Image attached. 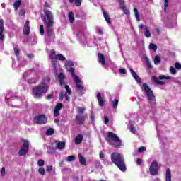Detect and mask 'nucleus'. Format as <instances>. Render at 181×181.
Here are the masks:
<instances>
[{
	"instance_id": "4d7b16f0",
	"label": "nucleus",
	"mask_w": 181,
	"mask_h": 181,
	"mask_svg": "<svg viewBox=\"0 0 181 181\" xmlns=\"http://www.w3.org/2000/svg\"><path fill=\"white\" fill-rule=\"evenodd\" d=\"M146 64L148 69H152V65L151 64V62H149L148 59H146Z\"/></svg>"
},
{
	"instance_id": "8fccbe9b",
	"label": "nucleus",
	"mask_w": 181,
	"mask_h": 181,
	"mask_svg": "<svg viewBox=\"0 0 181 181\" xmlns=\"http://www.w3.org/2000/svg\"><path fill=\"white\" fill-rule=\"evenodd\" d=\"M64 98V92H62L59 95V101H63Z\"/></svg>"
},
{
	"instance_id": "4c0bfd02",
	"label": "nucleus",
	"mask_w": 181,
	"mask_h": 181,
	"mask_svg": "<svg viewBox=\"0 0 181 181\" xmlns=\"http://www.w3.org/2000/svg\"><path fill=\"white\" fill-rule=\"evenodd\" d=\"M40 35H45V26L42 24L40 25Z\"/></svg>"
},
{
	"instance_id": "79ce46f5",
	"label": "nucleus",
	"mask_w": 181,
	"mask_h": 181,
	"mask_svg": "<svg viewBox=\"0 0 181 181\" xmlns=\"http://www.w3.org/2000/svg\"><path fill=\"white\" fill-rule=\"evenodd\" d=\"M169 5V0H164V11L166 12V9H168V6Z\"/></svg>"
},
{
	"instance_id": "a211bd4d",
	"label": "nucleus",
	"mask_w": 181,
	"mask_h": 181,
	"mask_svg": "<svg viewBox=\"0 0 181 181\" xmlns=\"http://www.w3.org/2000/svg\"><path fill=\"white\" fill-rule=\"evenodd\" d=\"M130 73L132 77H134V80H136V81H137L139 84H141V83H142V80L141 79V78H139V76H138V74H136V72H135L134 69H130Z\"/></svg>"
},
{
	"instance_id": "4468645a",
	"label": "nucleus",
	"mask_w": 181,
	"mask_h": 181,
	"mask_svg": "<svg viewBox=\"0 0 181 181\" xmlns=\"http://www.w3.org/2000/svg\"><path fill=\"white\" fill-rule=\"evenodd\" d=\"M119 4L124 15H129V10L127 8V6H125V1H124V0H119Z\"/></svg>"
},
{
	"instance_id": "c756f323",
	"label": "nucleus",
	"mask_w": 181,
	"mask_h": 181,
	"mask_svg": "<svg viewBox=\"0 0 181 181\" xmlns=\"http://www.w3.org/2000/svg\"><path fill=\"white\" fill-rule=\"evenodd\" d=\"M68 18L69 19L70 23H74V13H73V11L69 13Z\"/></svg>"
},
{
	"instance_id": "2eb2a0df",
	"label": "nucleus",
	"mask_w": 181,
	"mask_h": 181,
	"mask_svg": "<svg viewBox=\"0 0 181 181\" xmlns=\"http://www.w3.org/2000/svg\"><path fill=\"white\" fill-rule=\"evenodd\" d=\"M23 33L25 36H28L29 33H30V25L29 20L25 21L24 28H23Z\"/></svg>"
},
{
	"instance_id": "412c9836",
	"label": "nucleus",
	"mask_w": 181,
	"mask_h": 181,
	"mask_svg": "<svg viewBox=\"0 0 181 181\" xmlns=\"http://www.w3.org/2000/svg\"><path fill=\"white\" fill-rule=\"evenodd\" d=\"M58 78L59 80V84L60 86H64V84H66V82L63 81V80H64L66 78V76H64V74L63 73H59L58 74Z\"/></svg>"
},
{
	"instance_id": "a19ab883",
	"label": "nucleus",
	"mask_w": 181,
	"mask_h": 181,
	"mask_svg": "<svg viewBox=\"0 0 181 181\" xmlns=\"http://www.w3.org/2000/svg\"><path fill=\"white\" fill-rule=\"evenodd\" d=\"M37 165L40 167L45 166V160L43 159L38 160Z\"/></svg>"
},
{
	"instance_id": "f8f14e48",
	"label": "nucleus",
	"mask_w": 181,
	"mask_h": 181,
	"mask_svg": "<svg viewBox=\"0 0 181 181\" xmlns=\"http://www.w3.org/2000/svg\"><path fill=\"white\" fill-rule=\"evenodd\" d=\"M54 24H45V29L47 30L46 36L50 37V36H53L54 35V30H53V26Z\"/></svg>"
},
{
	"instance_id": "6ab92c4d",
	"label": "nucleus",
	"mask_w": 181,
	"mask_h": 181,
	"mask_svg": "<svg viewBox=\"0 0 181 181\" xmlns=\"http://www.w3.org/2000/svg\"><path fill=\"white\" fill-rule=\"evenodd\" d=\"M102 12L103 13V17L105 18V21H106L108 25H111L112 22H111V18H110V14L107 13V11H105L104 8H102Z\"/></svg>"
},
{
	"instance_id": "1a4fd4ad",
	"label": "nucleus",
	"mask_w": 181,
	"mask_h": 181,
	"mask_svg": "<svg viewBox=\"0 0 181 181\" xmlns=\"http://www.w3.org/2000/svg\"><path fill=\"white\" fill-rule=\"evenodd\" d=\"M28 152H29V141L24 140L23 146L18 151V155L19 156H26Z\"/></svg>"
},
{
	"instance_id": "72a5a7b5",
	"label": "nucleus",
	"mask_w": 181,
	"mask_h": 181,
	"mask_svg": "<svg viewBox=\"0 0 181 181\" xmlns=\"http://www.w3.org/2000/svg\"><path fill=\"white\" fill-rule=\"evenodd\" d=\"M118 103H119V101L117 99H115L112 102V107L115 110L117 109V107H118Z\"/></svg>"
},
{
	"instance_id": "de8ad7c7",
	"label": "nucleus",
	"mask_w": 181,
	"mask_h": 181,
	"mask_svg": "<svg viewBox=\"0 0 181 181\" xmlns=\"http://www.w3.org/2000/svg\"><path fill=\"white\" fill-rule=\"evenodd\" d=\"M175 67L177 70H181V64L179 62L175 64Z\"/></svg>"
},
{
	"instance_id": "aec40b11",
	"label": "nucleus",
	"mask_w": 181,
	"mask_h": 181,
	"mask_svg": "<svg viewBox=\"0 0 181 181\" xmlns=\"http://www.w3.org/2000/svg\"><path fill=\"white\" fill-rule=\"evenodd\" d=\"M98 60L99 63L102 64V66H105V57H104V54L98 53Z\"/></svg>"
},
{
	"instance_id": "423d86ee",
	"label": "nucleus",
	"mask_w": 181,
	"mask_h": 181,
	"mask_svg": "<svg viewBox=\"0 0 181 181\" xmlns=\"http://www.w3.org/2000/svg\"><path fill=\"white\" fill-rule=\"evenodd\" d=\"M142 87L146 93V95L149 101H154L152 103L154 105H156V98L155 97V93H153V91L149 86L146 83H143Z\"/></svg>"
},
{
	"instance_id": "49530a36",
	"label": "nucleus",
	"mask_w": 181,
	"mask_h": 181,
	"mask_svg": "<svg viewBox=\"0 0 181 181\" xmlns=\"http://www.w3.org/2000/svg\"><path fill=\"white\" fill-rule=\"evenodd\" d=\"M146 151V148H145V146H141L140 148H139L138 149V152L139 153H142V152H145Z\"/></svg>"
},
{
	"instance_id": "6e6d98bb",
	"label": "nucleus",
	"mask_w": 181,
	"mask_h": 181,
	"mask_svg": "<svg viewBox=\"0 0 181 181\" xmlns=\"http://www.w3.org/2000/svg\"><path fill=\"white\" fill-rule=\"evenodd\" d=\"M110 122V118L108 117H104V124H108Z\"/></svg>"
},
{
	"instance_id": "6e6552de",
	"label": "nucleus",
	"mask_w": 181,
	"mask_h": 181,
	"mask_svg": "<svg viewBox=\"0 0 181 181\" xmlns=\"http://www.w3.org/2000/svg\"><path fill=\"white\" fill-rule=\"evenodd\" d=\"M33 122L38 125H45L47 122V117L46 115H39L34 117Z\"/></svg>"
},
{
	"instance_id": "774afa93",
	"label": "nucleus",
	"mask_w": 181,
	"mask_h": 181,
	"mask_svg": "<svg viewBox=\"0 0 181 181\" xmlns=\"http://www.w3.org/2000/svg\"><path fill=\"white\" fill-rule=\"evenodd\" d=\"M99 156H100V158H104L105 155H104V153H103V151H101V152L100 153Z\"/></svg>"
},
{
	"instance_id": "13d9d810",
	"label": "nucleus",
	"mask_w": 181,
	"mask_h": 181,
	"mask_svg": "<svg viewBox=\"0 0 181 181\" xmlns=\"http://www.w3.org/2000/svg\"><path fill=\"white\" fill-rule=\"evenodd\" d=\"M90 118L91 119V121H94V119H95L94 112H91Z\"/></svg>"
},
{
	"instance_id": "cd10ccee",
	"label": "nucleus",
	"mask_w": 181,
	"mask_h": 181,
	"mask_svg": "<svg viewBox=\"0 0 181 181\" xmlns=\"http://www.w3.org/2000/svg\"><path fill=\"white\" fill-rule=\"evenodd\" d=\"M22 5V1L21 0H17L13 4V8L15 11H18L19 9V6Z\"/></svg>"
},
{
	"instance_id": "5701e85b",
	"label": "nucleus",
	"mask_w": 181,
	"mask_h": 181,
	"mask_svg": "<svg viewBox=\"0 0 181 181\" xmlns=\"http://www.w3.org/2000/svg\"><path fill=\"white\" fill-rule=\"evenodd\" d=\"M165 181H172V173L170 168H167L166 170Z\"/></svg>"
},
{
	"instance_id": "3c124183",
	"label": "nucleus",
	"mask_w": 181,
	"mask_h": 181,
	"mask_svg": "<svg viewBox=\"0 0 181 181\" xmlns=\"http://www.w3.org/2000/svg\"><path fill=\"white\" fill-rule=\"evenodd\" d=\"M46 170H47V172H52V170H53V166H52V165L47 166Z\"/></svg>"
},
{
	"instance_id": "7ed1b4c3",
	"label": "nucleus",
	"mask_w": 181,
	"mask_h": 181,
	"mask_svg": "<svg viewBox=\"0 0 181 181\" xmlns=\"http://www.w3.org/2000/svg\"><path fill=\"white\" fill-rule=\"evenodd\" d=\"M86 111V107H81L78 106L76 107L77 115L75 117V122L77 125H83L84 122H86V119L88 118V115L87 114H84Z\"/></svg>"
},
{
	"instance_id": "37998d69",
	"label": "nucleus",
	"mask_w": 181,
	"mask_h": 181,
	"mask_svg": "<svg viewBox=\"0 0 181 181\" xmlns=\"http://www.w3.org/2000/svg\"><path fill=\"white\" fill-rule=\"evenodd\" d=\"M38 173H40V175H42V176H45V168H40L38 169Z\"/></svg>"
},
{
	"instance_id": "ea45409f",
	"label": "nucleus",
	"mask_w": 181,
	"mask_h": 181,
	"mask_svg": "<svg viewBox=\"0 0 181 181\" xmlns=\"http://www.w3.org/2000/svg\"><path fill=\"white\" fill-rule=\"evenodd\" d=\"M160 80H171V78L169 76H166L165 75H161L159 76Z\"/></svg>"
},
{
	"instance_id": "680f3d73",
	"label": "nucleus",
	"mask_w": 181,
	"mask_h": 181,
	"mask_svg": "<svg viewBox=\"0 0 181 181\" xmlns=\"http://www.w3.org/2000/svg\"><path fill=\"white\" fill-rule=\"evenodd\" d=\"M135 18L138 22L141 21V17L139 16V13L135 14Z\"/></svg>"
},
{
	"instance_id": "864d4df0",
	"label": "nucleus",
	"mask_w": 181,
	"mask_h": 181,
	"mask_svg": "<svg viewBox=\"0 0 181 181\" xmlns=\"http://www.w3.org/2000/svg\"><path fill=\"white\" fill-rule=\"evenodd\" d=\"M64 97H65L66 101L70 102V96H69V95L67 94V93H66L64 94Z\"/></svg>"
},
{
	"instance_id": "c03bdc74",
	"label": "nucleus",
	"mask_w": 181,
	"mask_h": 181,
	"mask_svg": "<svg viewBox=\"0 0 181 181\" xmlns=\"http://www.w3.org/2000/svg\"><path fill=\"white\" fill-rule=\"evenodd\" d=\"M65 89L66 90L67 93H68L69 95H71V94H72V93H71V89H70V87H69L68 85H65Z\"/></svg>"
},
{
	"instance_id": "ddd939ff",
	"label": "nucleus",
	"mask_w": 181,
	"mask_h": 181,
	"mask_svg": "<svg viewBox=\"0 0 181 181\" xmlns=\"http://www.w3.org/2000/svg\"><path fill=\"white\" fill-rule=\"evenodd\" d=\"M139 29L144 30V33L145 37H147V39H149V37H151V30H149V27H148V25L144 26V24H140Z\"/></svg>"
},
{
	"instance_id": "393cba45",
	"label": "nucleus",
	"mask_w": 181,
	"mask_h": 181,
	"mask_svg": "<svg viewBox=\"0 0 181 181\" xmlns=\"http://www.w3.org/2000/svg\"><path fill=\"white\" fill-rule=\"evenodd\" d=\"M78 159L81 165H83V166H86V165H87L86 158H84V156H83V155H81V153L78 154Z\"/></svg>"
},
{
	"instance_id": "09e8293b",
	"label": "nucleus",
	"mask_w": 181,
	"mask_h": 181,
	"mask_svg": "<svg viewBox=\"0 0 181 181\" xmlns=\"http://www.w3.org/2000/svg\"><path fill=\"white\" fill-rule=\"evenodd\" d=\"M170 71L171 74H173V75L176 74V69L173 66H171L170 68Z\"/></svg>"
},
{
	"instance_id": "39448f33",
	"label": "nucleus",
	"mask_w": 181,
	"mask_h": 181,
	"mask_svg": "<svg viewBox=\"0 0 181 181\" xmlns=\"http://www.w3.org/2000/svg\"><path fill=\"white\" fill-rule=\"evenodd\" d=\"M41 19L44 25H54V16L49 9H44V14L41 15Z\"/></svg>"
},
{
	"instance_id": "b1692460",
	"label": "nucleus",
	"mask_w": 181,
	"mask_h": 181,
	"mask_svg": "<svg viewBox=\"0 0 181 181\" xmlns=\"http://www.w3.org/2000/svg\"><path fill=\"white\" fill-rule=\"evenodd\" d=\"M57 149H64L66 148V142L64 141H58L56 146Z\"/></svg>"
},
{
	"instance_id": "a18cd8bd",
	"label": "nucleus",
	"mask_w": 181,
	"mask_h": 181,
	"mask_svg": "<svg viewBox=\"0 0 181 181\" xmlns=\"http://www.w3.org/2000/svg\"><path fill=\"white\" fill-rule=\"evenodd\" d=\"M14 53L16 56L18 57V56L21 54V51L19 50V49L14 47Z\"/></svg>"
},
{
	"instance_id": "58836bf2",
	"label": "nucleus",
	"mask_w": 181,
	"mask_h": 181,
	"mask_svg": "<svg viewBox=\"0 0 181 181\" xmlns=\"http://www.w3.org/2000/svg\"><path fill=\"white\" fill-rule=\"evenodd\" d=\"M26 13V11H25L24 8H21L20 9L19 12H18V15L19 16H25V14Z\"/></svg>"
},
{
	"instance_id": "f03ea898",
	"label": "nucleus",
	"mask_w": 181,
	"mask_h": 181,
	"mask_svg": "<svg viewBox=\"0 0 181 181\" xmlns=\"http://www.w3.org/2000/svg\"><path fill=\"white\" fill-rule=\"evenodd\" d=\"M47 91H49V86L42 81L41 84L33 88V95L35 98H42L43 94H46Z\"/></svg>"
},
{
	"instance_id": "9b49d317",
	"label": "nucleus",
	"mask_w": 181,
	"mask_h": 181,
	"mask_svg": "<svg viewBox=\"0 0 181 181\" xmlns=\"http://www.w3.org/2000/svg\"><path fill=\"white\" fill-rule=\"evenodd\" d=\"M158 164L156 161H153L150 165L149 171L152 176H156L158 173Z\"/></svg>"
},
{
	"instance_id": "e433bc0d",
	"label": "nucleus",
	"mask_w": 181,
	"mask_h": 181,
	"mask_svg": "<svg viewBox=\"0 0 181 181\" xmlns=\"http://www.w3.org/2000/svg\"><path fill=\"white\" fill-rule=\"evenodd\" d=\"M66 160L67 162H73L76 160V157L74 156H69Z\"/></svg>"
},
{
	"instance_id": "f704fd0d",
	"label": "nucleus",
	"mask_w": 181,
	"mask_h": 181,
	"mask_svg": "<svg viewBox=\"0 0 181 181\" xmlns=\"http://www.w3.org/2000/svg\"><path fill=\"white\" fill-rule=\"evenodd\" d=\"M160 62H161L160 57L156 55L154 59V64H159V63H160Z\"/></svg>"
},
{
	"instance_id": "5fc2aeb1",
	"label": "nucleus",
	"mask_w": 181,
	"mask_h": 181,
	"mask_svg": "<svg viewBox=\"0 0 181 181\" xmlns=\"http://www.w3.org/2000/svg\"><path fill=\"white\" fill-rule=\"evenodd\" d=\"M5 174H6V173H5V167H3L1 168V175L2 177H4V176H5Z\"/></svg>"
},
{
	"instance_id": "f3484780",
	"label": "nucleus",
	"mask_w": 181,
	"mask_h": 181,
	"mask_svg": "<svg viewBox=\"0 0 181 181\" xmlns=\"http://www.w3.org/2000/svg\"><path fill=\"white\" fill-rule=\"evenodd\" d=\"M63 108V103H59L57 105L55 106L54 110V117H59V112H60V110Z\"/></svg>"
},
{
	"instance_id": "c85d7f7f",
	"label": "nucleus",
	"mask_w": 181,
	"mask_h": 181,
	"mask_svg": "<svg viewBox=\"0 0 181 181\" xmlns=\"http://www.w3.org/2000/svg\"><path fill=\"white\" fill-rule=\"evenodd\" d=\"M55 60H60L61 62H65L66 57L62 54H57L55 55Z\"/></svg>"
},
{
	"instance_id": "69168bd1",
	"label": "nucleus",
	"mask_w": 181,
	"mask_h": 181,
	"mask_svg": "<svg viewBox=\"0 0 181 181\" xmlns=\"http://www.w3.org/2000/svg\"><path fill=\"white\" fill-rule=\"evenodd\" d=\"M134 15L139 13L138 12V8H134Z\"/></svg>"
},
{
	"instance_id": "a878e982",
	"label": "nucleus",
	"mask_w": 181,
	"mask_h": 181,
	"mask_svg": "<svg viewBox=\"0 0 181 181\" xmlns=\"http://www.w3.org/2000/svg\"><path fill=\"white\" fill-rule=\"evenodd\" d=\"M83 142V135L82 134H78L76 138H75V144L76 145H80V144Z\"/></svg>"
},
{
	"instance_id": "4be33fe9",
	"label": "nucleus",
	"mask_w": 181,
	"mask_h": 181,
	"mask_svg": "<svg viewBox=\"0 0 181 181\" xmlns=\"http://www.w3.org/2000/svg\"><path fill=\"white\" fill-rule=\"evenodd\" d=\"M96 98L98 101L99 105L100 107H104L105 103H104V100H103V98L101 97V93H98Z\"/></svg>"
},
{
	"instance_id": "0eeeda50",
	"label": "nucleus",
	"mask_w": 181,
	"mask_h": 181,
	"mask_svg": "<svg viewBox=\"0 0 181 181\" xmlns=\"http://www.w3.org/2000/svg\"><path fill=\"white\" fill-rule=\"evenodd\" d=\"M74 81L76 83L77 91H79L80 95H83V94H84V92L83 91H86V88H84V86H83L81 79L78 78V76H75V78H74Z\"/></svg>"
},
{
	"instance_id": "2f4dec72",
	"label": "nucleus",
	"mask_w": 181,
	"mask_h": 181,
	"mask_svg": "<svg viewBox=\"0 0 181 181\" xmlns=\"http://www.w3.org/2000/svg\"><path fill=\"white\" fill-rule=\"evenodd\" d=\"M70 4H73L74 0H69ZM75 5L76 6L80 7L81 6V0H75Z\"/></svg>"
},
{
	"instance_id": "dca6fc26",
	"label": "nucleus",
	"mask_w": 181,
	"mask_h": 181,
	"mask_svg": "<svg viewBox=\"0 0 181 181\" xmlns=\"http://www.w3.org/2000/svg\"><path fill=\"white\" fill-rule=\"evenodd\" d=\"M5 39V34H4V19L0 18V40L2 42Z\"/></svg>"
},
{
	"instance_id": "473e14b6",
	"label": "nucleus",
	"mask_w": 181,
	"mask_h": 181,
	"mask_svg": "<svg viewBox=\"0 0 181 181\" xmlns=\"http://www.w3.org/2000/svg\"><path fill=\"white\" fill-rule=\"evenodd\" d=\"M54 134V129L53 128H49L46 132V135H47V136H50L51 135H53Z\"/></svg>"
},
{
	"instance_id": "052dcab7",
	"label": "nucleus",
	"mask_w": 181,
	"mask_h": 181,
	"mask_svg": "<svg viewBox=\"0 0 181 181\" xmlns=\"http://www.w3.org/2000/svg\"><path fill=\"white\" fill-rule=\"evenodd\" d=\"M130 131L131 132H132V134H135V132H136V130H135V127H134L133 126H131Z\"/></svg>"
},
{
	"instance_id": "f257e3e1",
	"label": "nucleus",
	"mask_w": 181,
	"mask_h": 181,
	"mask_svg": "<svg viewBox=\"0 0 181 181\" xmlns=\"http://www.w3.org/2000/svg\"><path fill=\"white\" fill-rule=\"evenodd\" d=\"M110 159L112 163H114L115 166L121 170V172L127 171V165H125V158L124 156L118 152H113L110 155Z\"/></svg>"
},
{
	"instance_id": "bb28decb",
	"label": "nucleus",
	"mask_w": 181,
	"mask_h": 181,
	"mask_svg": "<svg viewBox=\"0 0 181 181\" xmlns=\"http://www.w3.org/2000/svg\"><path fill=\"white\" fill-rule=\"evenodd\" d=\"M152 80H153V81H154V83H156V84H157L158 86H163V84H165V82L159 81L158 79V78H156V76H152Z\"/></svg>"
},
{
	"instance_id": "0e129e2a",
	"label": "nucleus",
	"mask_w": 181,
	"mask_h": 181,
	"mask_svg": "<svg viewBox=\"0 0 181 181\" xmlns=\"http://www.w3.org/2000/svg\"><path fill=\"white\" fill-rule=\"evenodd\" d=\"M59 166H60L61 168H63V167L64 166V161H61V162L59 163Z\"/></svg>"
},
{
	"instance_id": "c9c22d12",
	"label": "nucleus",
	"mask_w": 181,
	"mask_h": 181,
	"mask_svg": "<svg viewBox=\"0 0 181 181\" xmlns=\"http://www.w3.org/2000/svg\"><path fill=\"white\" fill-rule=\"evenodd\" d=\"M51 59L52 60V64L54 66V69H56L57 66V61L56 60V58H54V57L53 56H51Z\"/></svg>"
},
{
	"instance_id": "9d476101",
	"label": "nucleus",
	"mask_w": 181,
	"mask_h": 181,
	"mask_svg": "<svg viewBox=\"0 0 181 181\" xmlns=\"http://www.w3.org/2000/svg\"><path fill=\"white\" fill-rule=\"evenodd\" d=\"M65 67L69 73L74 77V78H76V77H78L76 75V73L74 72V63L72 61H66L65 62Z\"/></svg>"
},
{
	"instance_id": "e2e57ef3",
	"label": "nucleus",
	"mask_w": 181,
	"mask_h": 181,
	"mask_svg": "<svg viewBox=\"0 0 181 181\" xmlns=\"http://www.w3.org/2000/svg\"><path fill=\"white\" fill-rule=\"evenodd\" d=\"M53 98V94H49L47 95V100H52Z\"/></svg>"
},
{
	"instance_id": "603ef678",
	"label": "nucleus",
	"mask_w": 181,
	"mask_h": 181,
	"mask_svg": "<svg viewBox=\"0 0 181 181\" xmlns=\"http://www.w3.org/2000/svg\"><path fill=\"white\" fill-rule=\"evenodd\" d=\"M119 73L121 74H127V71L125 70V69L122 68V69H119Z\"/></svg>"
},
{
	"instance_id": "338daca9",
	"label": "nucleus",
	"mask_w": 181,
	"mask_h": 181,
	"mask_svg": "<svg viewBox=\"0 0 181 181\" xmlns=\"http://www.w3.org/2000/svg\"><path fill=\"white\" fill-rule=\"evenodd\" d=\"M156 32L159 35L160 33V29H159V28H156Z\"/></svg>"
},
{
	"instance_id": "20e7f679",
	"label": "nucleus",
	"mask_w": 181,
	"mask_h": 181,
	"mask_svg": "<svg viewBox=\"0 0 181 181\" xmlns=\"http://www.w3.org/2000/svg\"><path fill=\"white\" fill-rule=\"evenodd\" d=\"M106 142H108L110 145L114 146L115 148H121L122 142L119 137L112 132H109L107 133V136H106Z\"/></svg>"
},
{
	"instance_id": "bf43d9fd",
	"label": "nucleus",
	"mask_w": 181,
	"mask_h": 181,
	"mask_svg": "<svg viewBox=\"0 0 181 181\" xmlns=\"http://www.w3.org/2000/svg\"><path fill=\"white\" fill-rule=\"evenodd\" d=\"M136 163H137L138 165H141L142 164V159L137 158Z\"/></svg>"
},
{
	"instance_id": "7c9ffc66",
	"label": "nucleus",
	"mask_w": 181,
	"mask_h": 181,
	"mask_svg": "<svg viewBox=\"0 0 181 181\" xmlns=\"http://www.w3.org/2000/svg\"><path fill=\"white\" fill-rule=\"evenodd\" d=\"M149 49L153 50V52H156V50H158V46L156 44L151 43L149 45Z\"/></svg>"
}]
</instances>
